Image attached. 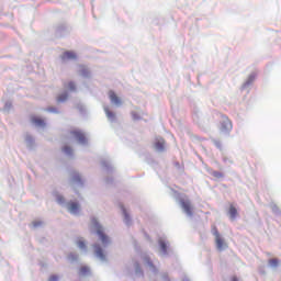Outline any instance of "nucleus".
I'll list each match as a JSON object with an SVG mask.
<instances>
[{"label": "nucleus", "mask_w": 281, "mask_h": 281, "mask_svg": "<svg viewBox=\"0 0 281 281\" xmlns=\"http://www.w3.org/2000/svg\"><path fill=\"white\" fill-rule=\"evenodd\" d=\"M104 111H105V115H106V117H109V120H115V113H113L111 110H109V108H105Z\"/></svg>", "instance_id": "15"}, {"label": "nucleus", "mask_w": 281, "mask_h": 281, "mask_svg": "<svg viewBox=\"0 0 281 281\" xmlns=\"http://www.w3.org/2000/svg\"><path fill=\"white\" fill-rule=\"evenodd\" d=\"M156 150L164 151L166 149V140L164 138H158L155 143Z\"/></svg>", "instance_id": "10"}, {"label": "nucleus", "mask_w": 281, "mask_h": 281, "mask_svg": "<svg viewBox=\"0 0 281 281\" xmlns=\"http://www.w3.org/2000/svg\"><path fill=\"white\" fill-rule=\"evenodd\" d=\"M48 281H58V276H50Z\"/></svg>", "instance_id": "23"}, {"label": "nucleus", "mask_w": 281, "mask_h": 281, "mask_svg": "<svg viewBox=\"0 0 281 281\" xmlns=\"http://www.w3.org/2000/svg\"><path fill=\"white\" fill-rule=\"evenodd\" d=\"M71 135L80 144H85L87 142V137L85 136V134L82 132L78 131V130L72 131Z\"/></svg>", "instance_id": "6"}, {"label": "nucleus", "mask_w": 281, "mask_h": 281, "mask_svg": "<svg viewBox=\"0 0 281 281\" xmlns=\"http://www.w3.org/2000/svg\"><path fill=\"white\" fill-rule=\"evenodd\" d=\"M213 235L215 236V245L218 251H223L225 247H227V244L225 243V239L221 237V233H218V229L214 228Z\"/></svg>", "instance_id": "3"}, {"label": "nucleus", "mask_w": 281, "mask_h": 281, "mask_svg": "<svg viewBox=\"0 0 281 281\" xmlns=\"http://www.w3.org/2000/svg\"><path fill=\"white\" fill-rule=\"evenodd\" d=\"M88 74H89V70L82 69V76H88Z\"/></svg>", "instance_id": "24"}, {"label": "nucleus", "mask_w": 281, "mask_h": 281, "mask_svg": "<svg viewBox=\"0 0 281 281\" xmlns=\"http://www.w3.org/2000/svg\"><path fill=\"white\" fill-rule=\"evenodd\" d=\"M214 144H215V146H216L217 148H221V142L215 140Z\"/></svg>", "instance_id": "25"}, {"label": "nucleus", "mask_w": 281, "mask_h": 281, "mask_svg": "<svg viewBox=\"0 0 281 281\" xmlns=\"http://www.w3.org/2000/svg\"><path fill=\"white\" fill-rule=\"evenodd\" d=\"M63 151L66 153V155H71V153H74V149L69 146H65L63 148Z\"/></svg>", "instance_id": "19"}, {"label": "nucleus", "mask_w": 281, "mask_h": 281, "mask_svg": "<svg viewBox=\"0 0 281 281\" xmlns=\"http://www.w3.org/2000/svg\"><path fill=\"white\" fill-rule=\"evenodd\" d=\"M228 214H229L232 221H234L236 218V216H238V210H236V207L234 205H231Z\"/></svg>", "instance_id": "12"}, {"label": "nucleus", "mask_w": 281, "mask_h": 281, "mask_svg": "<svg viewBox=\"0 0 281 281\" xmlns=\"http://www.w3.org/2000/svg\"><path fill=\"white\" fill-rule=\"evenodd\" d=\"M57 202L65 203V198H63V195H57Z\"/></svg>", "instance_id": "22"}, {"label": "nucleus", "mask_w": 281, "mask_h": 281, "mask_svg": "<svg viewBox=\"0 0 281 281\" xmlns=\"http://www.w3.org/2000/svg\"><path fill=\"white\" fill-rule=\"evenodd\" d=\"M68 89H70V91H76V83H74L72 81H70L68 83Z\"/></svg>", "instance_id": "20"}, {"label": "nucleus", "mask_w": 281, "mask_h": 281, "mask_svg": "<svg viewBox=\"0 0 281 281\" xmlns=\"http://www.w3.org/2000/svg\"><path fill=\"white\" fill-rule=\"evenodd\" d=\"M159 246H160V249H161V251L164 252V254H167V251H168V245L166 244V241H164V240H159Z\"/></svg>", "instance_id": "16"}, {"label": "nucleus", "mask_w": 281, "mask_h": 281, "mask_svg": "<svg viewBox=\"0 0 281 281\" xmlns=\"http://www.w3.org/2000/svg\"><path fill=\"white\" fill-rule=\"evenodd\" d=\"M89 273H91V269L88 266L79 268V276H89Z\"/></svg>", "instance_id": "13"}, {"label": "nucleus", "mask_w": 281, "mask_h": 281, "mask_svg": "<svg viewBox=\"0 0 281 281\" xmlns=\"http://www.w3.org/2000/svg\"><path fill=\"white\" fill-rule=\"evenodd\" d=\"M94 249V255L97 256V258H99L100 260H106V256L104 255V250H102V247L98 244H95L93 246Z\"/></svg>", "instance_id": "7"}, {"label": "nucleus", "mask_w": 281, "mask_h": 281, "mask_svg": "<svg viewBox=\"0 0 281 281\" xmlns=\"http://www.w3.org/2000/svg\"><path fill=\"white\" fill-rule=\"evenodd\" d=\"M68 98H69V94H67V92H64L57 97V102H67Z\"/></svg>", "instance_id": "14"}, {"label": "nucleus", "mask_w": 281, "mask_h": 281, "mask_svg": "<svg viewBox=\"0 0 281 281\" xmlns=\"http://www.w3.org/2000/svg\"><path fill=\"white\" fill-rule=\"evenodd\" d=\"M31 121L35 126H45V121L37 116H31Z\"/></svg>", "instance_id": "11"}, {"label": "nucleus", "mask_w": 281, "mask_h": 281, "mask_svg": "<svg viewBox=\"0 0 281 281\" xmlns=\"http://www.w3.org/2000/svg\"><path fill=\"white\" fill-rule=\"evenodd\" d=\"M77 245H78L79 249H87V244H85V240H82V239H78Z\"/></svg>", "instance_id": "18"}, {"label": "nucleus", "mask_w": 281, "mask_h": 281, "mask_svg": "<svg viewBox=\"0 0 281 281\" xmlns=\"http://www.w3.org/2000/svg\"><path fill=\"white\" fill-rule=\"evenodd\" d=\"M91 223H92V228L98 234L103 247H106V245H109V243H111V241L109 239V236H106V234H104V228H102V226L100 225V223H98V220H95V218H92Z\"/></svg>", "instance_id": "1"}, {"label": "nucleus", "mask_w": 281, "mask_h": 281, "mask_svg": "<svg viewBox=\"0 0 281 281\" xmlns=\"http://www.w3.org/2000/svg\"><path fill=\"white\" fill-rule=\"evenodd\" d=\"M180 205L188 216L194 214V209L192 207V202H190V200L183 198L180 199Z\"/></svg>", "instance_id": "2"}, {"label": "nucleus", "mask_w": 281, "mask_h": 281, "mask_svg": "<svg viewBox=\"0 0 281 281\" xmlns=\"http://www.w3.org/2000/svg\"><path fill=\"white\" fill-rule=\"evenodd\" d=\"M147 265H148V267H150L151 269H154V271H157V268L155 267V265H153V262L150 261V259H147Z\"/></svg>", "instance_id": "21"}, {"label": "nucleus", "mask_w": 281, "mask_h": 281, "mask_svg": "<svg viewBox=\"0 0 281 281\" xmlns=\"http://www.w3.org/2000/svg\"><path fill=\"white\" fill-rule=\"evenodd\" d=\"M249 80H250V82H252V80H256V76L251 75V76L249 77Z\"/></svg>", "instance_id": "27"}, {"label": "nucleus", "mask_w": 281, "mask_h": 281, "mask_svg": "<svg viewBox=\"0 0 281 281\" xmlns=\"http://www.w3.org/2000/svg\"><path fill=\"white\" fill-rule=\"evenodd\" d=\"M232 281H238V278L237 277H233Z\"/></svg>", "instance_id": "28"}, {"label": "nucleus", "mask_w": 281, "mask_h": 281, "mask_svg": "<svg viewBox=\"0 0 281 281\" xmlns=\"http://www.w3.org/2000/svg\"><path fill=\"white\" fill-rule=\"evenodd\" d=\"M41 225V222H33L34 227H38Z\"/></svg>", "instance_id": "26"}, {"label": "nucleus", "mask_w": 281, "mask_h": 281, "mask_svg": "<svg viewBox=\"0 0 281 281\" xmlns=\"http://www.w3.org/2000/svg\"><path fill=\"white\" fill-rule=\"evenodd\" d=\"M78 58V55L74 50H66L61 55V60H76Z\"/></svg>", "instance_id": "8"}, {"label": "nucleus", "mask_w": 281, "mask_h": 281, "mask_svg": "<svg viewBox=\"0 0 281 281\" xmlns=\"http://www.w3.org/2000/svg\"><path fill=\"white\" fill-rule=\"evenodd\" d=\"M109 99L112 102V104H115V106H121L122 105V99L117 97V93L115 91L110 90L108 92Z\"/></svg>", "instance_id": "4"}, {"label": "nucleus", "mask_w": 281, "mask_h": 281, "mask_svg": "<svg viewBox=\"0 0 281 281\" xmlns=\"http://www.w3.org/2000/svg\"><path fill=\"white\" fill-rule=\"evenodd\" d=\"M268 262H269L270 267H278L280 265V260H278V258L269 259Z\"/></svg>", "instance_id": "17"}, {"label": "nucleus", "mask_w": 281, "mask_h": 281, "mask_svg": "<svg viewBox=\"0 0 281 281\" xmlns=\"http://www.w3.org/2000/svg\"><path fill=\"white\" fill-rule=\"evenodd\" d=\"M68 211L70 214H78V212H80V204H78V202H69Z\"/></svg>", "instance_id": "9"}, {"label": "nucleus", "mask_w": 281, "mask_h": 281, "mask_svg": "<svg viewBox=\"0 0 281 281\" xmlns=\"http://www.w3.org/2000/svg\"><path fill=\"white\" fill-rule=\"evenodd\" d=\"M164 278H165V280H168V276L165 274Z\"/></svg>", "instance_id": "29"}, {"label": "nucleus", "mask_w": 281, "mask_h": 281, "mask_svg": "<svg viewBox=\"0 0 281 281\" xmlns=\"http://www.w3.org/2000/svg\"><path fill=\"white\" fill-rule=\"evenodd\" d=\"M234 126L232 125V121L227 117L221 123V131L222 133H231Z\"/></svg>", "instance_id": "5"}]
</instances>
